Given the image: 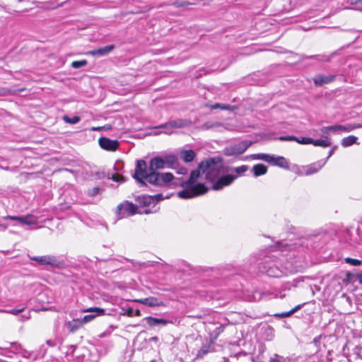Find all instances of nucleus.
Masks as SVG:
<instances>
[{
    "label": "nucleus",
    "mask_w": 362,
    "mask_h": 362,
    "mask_svg": "<svg viewBox=\"0 0 362 362\" xmlns=\"http://www.w3.org/2000/svg\"><path fill=\"white\" fill-rule=\"evenodd\" d=\"M236 178L237 175H233V174H221L213 182L212 189L214 190H221L224 187L228 186L230 184H232Z\"/></svg>",
    "instance_id": "9"
},
{
    "label": "nucleus",
    "mask_w": 362,
    "mask_h": 362,
    "mask_svg": "<svg viewBox=\"0 0 362 362\" xmlns=\"http://www.w3.org/2000/svg\"><path fill=\"white\" fill-rule=\"evenodd\" d=\"M149 173V167H147V164L144 160H136L135 167V172L133 175V177L136 180L139 187H146L147 185L144 180Z\"/></svg>",
    "instance_id": "5"
},
{
    "label": "nucleus",
    "mask_w": 362,
    "mask_h": 362,
    "mask_svg": "<svg viewBox=\"0 0 362 362\" xmlns=\"http://www.w3.org/2000/svg\"><path fill=\"white\" fill-rule=\"evenodd\" d=\"M190 124V121L182 119L171 120L167 122V126H170V128H182L184 127H187Z\"/></svg>",
    "instance_id": "15"
},
{
    "label": "nucleus",
    "mask_w": 362,
    "mask_h": 362,
    "mask_svg": "<svg viewBox=\"0 0 362 362\" xmlns=\"http://www.w3.org/2000/svg\"><path fill=\"white\" fill-rule=\"evenodd\" d=\"M143 199H144V204H147L148 203L150 202V201L151 199V197H144Z\"/></svg>",
    "instance_id": "46"
},
{
    "label": "nucleus",
    "mask_w": 362,
    "mask_h": 362,
    "mask_svg": "<svg viewBox=\"0 0 362 362\" xmlns=\"http://www.w3.org/2000/svg\"><path fill=\"white\" fill-rule=\"evenodd\" d=\"M157 170H149L148 176L144 181L153 186L164 187L174 180L171 173H160Z\"/></svg>",
    "instance_id": "4"
},
{
    "label": "nucleus",
    "mask_w": 362,
    "mask_h": 362,
    "mask_svg": "<svg viewBox=\"0 0 362 362\" xmlns=\"http://www.w3.org/2000/svg\"><path fill=\"white\" fill-rule=\"evenodd\" d=\"M345 262L348 264L353 265V266H358V265H361L362 263V262L359 259H352L350 257L346 258Z\"/></svg>",
    "instance_id": "34"
},
{
    "label": "nucleus",
    "mask_w": 362,
    "mask_h": 362,
    "mask_svg": "<svg viewBox=\"0 0 362 362\" xmlns=\"http://www.w3.org/2000/svg\"><path fill=\"white\" fill-rule=\"evenodd\" d=\"M2 95V94H1V93L0 92V95Z\"/></svg>",
    "instance_id": "58"
},
{
    "label": "nucleus",
    "mask_w": 362,
    "mask_h": 362,
    "mask_svg": "<svg viewBox=\"0 0 362 362\" xmlns=\"http://www.w3.org/2000/svg\"><path fill=\"white\" fill-rule=\"evenodd\" d=\"M23 310H24V308H20V309H13L11 311V313L14 314V315H17V314L23 312Z\"/></svg>",
    "instance_id": "42"
},
{
    "label": "nucleus",
    "mask_w": 362,
    "mask_h": 362,
    "mask_svg": "<svg viewBox=\"0 0 362 362\" xmlns=\"http://www.w3.org/2000/svg\"><path fill=\"white\" fill-rule=\"evenodd\" d=\"M329 127H330V130L332 131V132H337L339 131H343L342 125H341V124H336V125H332V126H329Z\"/></svg>",
    "instance_id": "39"
},
{
    "label": "nucleus",
    "mask_w": 362,
    "mask_h": 362,
    "mask_svg": "<svg viewBox=\"0 0 362 362\" xmlns=\"http://www.w3.org/2000/svg\"><path fill=\"white\" fill-rule=\"evenodd\" d=\"M145 320L151 327H155L158 325H166L168 323V321L165 319L156 318L153 317H146Z\"/></svg>",
    "instance_id": "17"
},
{
    "label": "nucleus",
    "mask_w": 362,
    "mask_h": 362,
    "mask_svg": "<svg viewBox=\"0 0 362 362\" xmlns=\"http://www.w3.org/2000/svg\"><path fill=\"white\" fill-rule=\"evenodd\" d=\"M185 4H188V3H185ZM183 5H184V4H177V6H183Z\"/></svg>",
    "instance_id": "55"
},
{
    "label": "nucleus",
    "mask_w": 362,
    "mask_h": 362,
    "mask_svg": "<svg viewBox=\"0 0 362 362\" xmlns=\"http://www.w3.org/2000/svg\"><path fill=\"white\" fill-rule=\"evenodd\" d=\"M334 78L335 76L333 75L324 76L322 74H319L315 76V78H313V82L315 86H321L333 81Z\"/></svg>",
    "instance_id": "14"
},
{
    "label": "nucleus",
    "mask_w": 362,
    "mask_h": 362,
    "mask_svg": "<svg viewBox=\"0 0 362 362\" xmlns=\"http://www.w3.org/2000/svg\"><path fill=\"white\" fill-rule=\"evenodd\" d=\"M101 129L100 127H93V128H92V130H93V131H96V130H99V129Z\"/></svg>",
    "instance_id": "54"
},
{
    "label": "nucleus",
    "mask_w": 362,
    "mask_h": 362,
    "mask_svg": "<svg viewBox=\"0 0 362 362\" xmlns=\"http://www.w3.org/2000/svg\"><path fill=\"white\" fill-rule=\"evenodd\" d=\"M82 323L79 320H74L73 321L66 323V327L71 332H75L81 326Z\"/></svg>",
    "instance_id": "25"
},
{
    "label": "nucleus",
    "mask_w": 362,
    "mask_h": 362,
    "mask_svg": "<svg viewBox=\"0 0 362 362\" xmlns=\"http://www.w3.org/2000/svg\"><path fill=\"white\" fill-rule=\"evenodd\" d=\"M30 259L37 262L40 265L50 266L52 268H59L62 265V262L53 255L35 256L30 257Z\"/></svg>",
    "instance_id": "8"
},
{
    "label": "nucleus",
    "mask_w": 362,
    "mask_h": 362,
    "mask_svg": "<svg viewBox=\"0 0 362 362\" xmlns=\"http://www.w3.org/2000/svg\"><path fill=\"white\" fill-rule=\"evenodd\" d=\"M296 141L300 144H311L313 139L308 137H302L299 139L297 137V140H296Z\"/></svg>",
    "instance_id": "35"
},
{
    "label": "nucleus",
    "mask_w": 362,
    "mask_h": 362,
    "mask_svg": "<svg viewBox=\"0 0 362 362\" xmlns=\"http://www.w3.org/2000/svg\"><path fill=\"white\" fill-rule=\"evenodd\" d=\"M178 165V158L174 155H167L163 157L156 156L149 162V170H158L164 168H176Z\"/></svg>",
    "instance_id": "3"
},
{
    "label": "nucleus",
    "mask_w": 362,
    "mask_h": 362,
    "mask_svg": "<svg viewBox=\"0 0 362 362\" xmlns=\"http://www.w3.org/2000/svg\"><path fill=\"white\" fill-rule=\"evenodd\" d=\"M99 192L100 188L98 187H95L92 189H88L87 194L89 197H94L97 195L99 193Z\"/></svg>",
    "instance_id": "37"
},
{
    "label": "nucleus",
    "mask_w": 362,
    "mask_h": 362,
    "mask_svg": "<svg viewBox=\"0 0 362 362\" xmlns=\"http://www.w3.org/2000/svg\"><path fill=\"white\" fill-rule=\"evenodd\" d=\"M180 156L184 161L191 162L194 158L195 154L192 150H188L182 151Z\"/></svg>",
    "instance_id": "24"
},
{
    "label": "nucleus",
    "mask_w": 362,
    "mask_h": 362,
    "mask_svg": "<svg viewBox=\"0 0 362 362\" xmlns=\"http://www.w3.org/2000/svg\"><path fill=\"white\" fill-rule=\"evenodd\" d=\"M134 315H135L136 316H141V312H140V310H135V313H134Z\"/></svg>",
    "instance_id": "48"
},
{
    "label": "nucleus",
    "mask_w": 362,
    "mask_h": 362,
    "mask_svg": "<svg viewBox=\"0 0 362 362\" xmlns=\"http://www.w3.org/2000/svg\"><path fill=\"white\" fill-rule=\"evenodd\" d=\"M19 222L25 225H34L37 222V218L33 215H27L25 216H21Z\"/></svg>",
    "instance_id": "22"
},
{
    "label": "nucleus",
    "mask_w": 362,
    "mask_h": 362,
    "mask_svg": "<svg viewBox=\"0 0 362 362\" xmlns=\"http://www.w3.org/2000/svg\"><path fill=\"white\" fill-rule=\"evenodd\" d=\"M325 139H313V142L311 144H313L315 146H322V147H328L331 145V141L327 136H324Z\"/></svg>",
    "instance_id": "21"
},
{
    "label": "nucleus",
    "mask_w": 362,
    "mask_h": 362,
    "mask_svg": "<svg viewBox=\"0 0 362 362\" xmlns=\"http://www.w3.org/2000/svg\"><path fill=\"white\" fill-rule=\"evenodd\" d=\"M320 60H324V61H329L330 60V57H326L325 59H320Z\"/></svg>",
    "instance_id": "53"
},
{
    "label": "nucleus",
    "mask_w": 362,
    "mask_h": 362,
    "mask_svg": "<svg viewBox=\"0 0 362 362\" xmlns=\"http://www.w3.org/2000/svg\"><path fill=\"white\" fill-rule=\"evenodd\" d=\"M326 163L327 160H319L309 165L305 166L303 168L305 170L303 174L305 175H310L312 174L316 173L325 165Z\"/></svg>",
    "instance_id": "12"
},
{
    "label": "nucleus",
    "mask_w": 362,
    "mask_h": 362,
    "mask_svg": "<svg viewBox=\"0 0 362 362\" xmlns=\"http://www.w3.org/2000/svg\"><path fill=\"white\" fill-rule=\"evenodd\" d=\"M175 169L177 170V173L180 175H185L187 173V169L185 167H180L179 165Z\"/></svg>",
    "instance_id": "40"
},
{
    "label": "nucleus",
    "mask_w": 362,
    "mask_h": 362,
    "mask_svg": "<svg viewBox=\"0 0 362 362\" xmlns=\"http://www.w3.org/2000/svg\"><path fill=\"white\" fill-rule=\"evenodd\" d=\"M100 146L106 151H115L117 149L119 143L117 140H111L106 137L99 139Z\"/></svg>",
    "instance_id": "11"
},
{
    "label": "nucleus",
    "mask_w": 362,
    "mask_h": 362,
    "mask_svg": "<svg viewBox=\"0 0 362 362\" xmlns=\"http://www.w3.org/2000/svg\"><path fill=\"white\" fill-rule=\"evenodd\" d=\"M357 141V137L355 136H349L347 137L344 138L341 140V145L344 147H347L349 146H351L352 144H355Z\"/></svg>",
    "instance_id": "27"
},
{
    "label": "nucleus",
    "mask_w": 362,
    "mask_h": 362,
    "mask_svg": "<svg viewBox=\"0 0 362 362\" xmlns=\"http://www.w3.org/2000/svg\"><path fill=\"white\" fill-rule=\"evenodd\" d=\"M115 48V46L113 45H107L105 47L98 48L97 49L92 50L89 52V54L95 56H104L107 54H109L110 52H112Z\"/></svg>",
    "instance_id": "16"
},
{
    "label": "nucleus",
    "mask_w": 362,
    "mask_h": 362,
    "mask_svg": "<svg viewBox=\"0 0 362 362\" xmlns=\"http://www.w3.org/2000/svg\"><path fill=\"white\" fill-rule=\"evenodd\" d=\"M156 128L165 129L167 130H169V129H172V128L170 127V126H167V122L156 127Z\"/></svg>",
    "instance_id": "43"
},
{
    "label": "nucleus",
    "mask_w": 362,
    "mask_h": 362,
    "mask_svg": "<svg viewBox=\"0 0 362 362\" xmlns=\"http://www.w3.org/2000/svg\"><path fill=\"white\" fill-rule=\"evenodd\" d=\"M358 128H362V124H346V125H342L343 132H350L352 130Z\"/></svg>",
    "instance_id": "31"
},
{
    "label": "nucleus",
    "mask_w": 362,
    "mask_h": 362,
    "mask_svg": "<svg viewBox=\"0 0 362 362\" xmlns=\"http://www.w3.org/2000/svg\"><path fill=\"white\" fill-rule=\"evenodd\" d=\"M279 140L281 141H293L297 140V137L294 136H280Z\"/></svg>",
    "instance_id": "38"
},
{
    "label": "nucleus",
    "mask_w": 362,
    "mask_h": 362,
    "mask_svg": "<svg viewBox=\"0 0 362 362\" xmlns=\"http://www.w3.org/2000/svg\"><path fill=\"white\" fill-rule=\"evenodd\" d=\"M252 144L250 141H243L240 143L226 147L223 149V153L226 156H235L243 153L247 148Z\"/></svg>",
    "instance_id": "6"
},
{
    "label": "nucleus",
    "mask_w": 362,
    "mask_h": 362,
    "mask_svg": "<svg viewBox=\"0 0 362 362\" xmlns=\"http://www.w3.org/2000/svg\"><path fill=\"white\" fill-rule=\"evenodd\" d=\"M133 310L132 308H129L127 311L128 315L131 316L132 315Z\"/></svg>",
    "instance_id": "51"
},
{
    "label": "nucleus",
    "mask_w": 362,
    "mask_h": 362,
    "mask_svg": "<svg viewBox=\"0 0 362 362\" xmlns=\"http://www.w3.org/2000/svg\"><path fill=\"white\" fill-rule=\"evenodd\" d=\"M165 134H171V132H165Z\"/></svg>",
    "instance_id": "57"
},
{
    "label": "nucleus",
    "mask_w": 362,
    "mask_h": 362,
    "mask_svg": "<svg viewBox=\"0 0 362 362\" xmlns=\"http://www.w3.org/2000/svg\"><path fill=\"white\" fill-rule=\"evenodd\" d=\"M350 3L351 4V1H357V0H349Z\"/></svg>",
    "instance_id": "56"
},
{
    "label": "nucleus",
    "mask_w": 362,
    "mask_h": 362,
    "mask_svg": "<svg viewBox=\"0 0 362 362\" xmlns=\"http://www.w3.org/2000/svg\"><path fill=\"white\" fill-rule=\"evenodd\" d=\"M337 146H334L329 152L327 158L325 160H327L328 158L333 154L334 151L336 150Z\"/></svg>",
    "instance_id": "44"
},
{
    "label": "nucleus",
    "mask_w": 362,
    "mask_h": 362,
    "mask_svg": "<svg viewBox=\"0 0 362 362\" xmlns=\"http://www.w3.org/2000/svg\"><path fill=\"white\" fill-rule=\"evenodd\" d=\"M83 313H96L97 314L96 315H85L81 320V322L82 324H86L87 322H89L90 321H92L93 320H94L96 316L98 315H105V310L103 309V308H98V307H91V308H89L88 309H86V310H83Z\"/></svg>",
    "instance_id": "10"
},
{
    "label": "nucleus",
    "mask_w": 362,
    "mask_h": 362,
    "mask_svg": "<svg viewBox=\"0 0 362 362\" xmlns=\"http://www.w3.org/2000/svg\"><path fill=\"white\" fill-rule=\"evenodd\" d=\"M134 301L149 307H158L163 304L161 300H160L156 297H148L146 298L136 299L134 300Z\"/></svg>",
    "instance_id": "13"
},
{
    "label": "nucleus",
    "mask_w": 362,
    "mask_h": 362,
    "mask_svg": "<svg viewBox=\"0 0 362 362\" xmlns=\"http://www.w3.org/2000/svg\"><path fill=\"white\" fill-rule=\"evenodd\" d=\"M202 174V170L199 169V166L197 170H193L189 180L186 182L180 183L175 182L176 185H181L182 186L186 185L187 188L179 192L178 196L182 199H190L201 194H205L208 191V188L205 187L204 184L199 183L193 185V184L197 180Z\"/></svg>",
    "instance_id": "1"
},
{
    "label": "nucleus",
    "mask_w": 362,
    "mask_h": 362,
    "mask_svg": "<svg viewBox=\"0 0 362 362\" xmlns=\"http://www.w3.org/2000/svg\"><path fill=\"white\" fill-rule=\"evenodd\" d=\"M62 119L66 122L69 124H77L81 120V118L78 116H74L73 117H69L67 115H64L62 117Z\"/></svg>",
    "instance_id": "30"
},
{
    "label": "nucleus",
    "mask_w": 362,
    "mask_h": 362,
    "mask_svg": "<svg viewBox=\"0 0 362 362\" xmlns=\"http://www.w3.org/2000/svg\"><path fill=\"white\" fill-rule=\"evenodd\" d=\"M269 163L282 168L286 167L287 165V161L286 158L281 156L275 157L274 156H273V160Z\"/></svg>",
    "instance_id": "26"
},
{
    "label": "nucleus",
    "mask_w": 362,
    "mask_h": 362,
    "mask_svg": "<svg viewBox=\"0 0 362 362\" xmlns=\"http://www.w3.org/2000/svg\"><path fill=\"white\" fill-rule=\"evenodd\" d=\"M358 278L360 279L361 282L362 283V271L358 273Z\"/></svg>",
    "instance_id": "50"
},
{
    "label": "nucleus",
    "mask_w": 362,
    "mask_h": 362,
    "mask_svg": "<svg viewBox=\"0 0 362 362\" xmlns=\"http://www.w3.org/2000/svg\"><path fill=\"white\" fill-rule=\"evenodd\" d=\"M20 218H21V216H8L6 217V218H8V219L13 220V221H19Z\"/></svg>",
    "instance_id": "45"
},
{
    "label": "nucleus",
    "mask_w": 362,
    "mask_h": 362,
    "mask_svg": "<svg viewBox=\"0 0 362 362\" xmlns=\"http://www.w3.org/2000/svg\"><path fill=\"white\" fill-rule=\"evenodd\" d=\"M221 126L222 123L221 122L209 121L200 126L199 129L202 130H209L211 129H216Z\"/></svg>",
    "instance_id": "23"
},
{
    "label": "nucleus",
    "mask_w": 362,
    "mask_h": 362,
    "mask_svg": "<svg viewBox=\"0 0 362 362\" xmlns=\"http://www.w3.org/2000/svg\"><path fill=\"white\" fill-rule=\"evenodd\" d=\"M251 157L254 159L263 160L266 162H271L273 160V156H270L264 153L253 154Z\"/></svg>",
    "instance_id": "28"
},
{
    "label": "nucleus",
    "mask_w": 362,
    "mask_h": 362,
    "mask_svg": "<svg viewBox=\"0 0 362 362\" xmlns=\"http://www.w3.org/2000/svg\"><path fill=\"white\" fill-rule=\"evenodd\" d=\"M320 132L325 136H328V134L332 132V131L330 130V127L329 126L322 127L320 129Z\"/></svg>",
    "instance_id": "41"
},
{
    "label": "nucleus",
    "mask_w": 362,
    "mask_h": 362,
    "mask_svg": "<svg viewBox=\"0 0 362 362\" xmlns=\"http://www.w3.org/2000/svg\"><path fill=\"white\" fill-rule=\"evenodd\" d=\"M301 306H302L301 305H298L288 312H284V313H281L275 314L274 316L277 317H281V318L290 317L293 313H295L297 310H298L301 308Z\"/></svg>",
    "instance_id": "29"
},
{
    "label": "nucleus",
    "mask_w": 362,
    "mask_h": 362,
    "mask_svg": "<svg viewBox=\"0 0 362 362\" xmlns=\"http://www.w3.org/2000/svg\"><path fill=\"white\" fill-rule=\"evenodd\" d=\"M252 171L254 175L258 177L266 174L267 168L263 164H257L253 166Z\"/></svg>",
    "instance_id": "20"
},
{
    "label": "nucleus",
    "mask_w": 362,
    "mask_h": 362,
    "mask_svg": "<svg viewBox=\"0 0 362 362\" xmlns=\"http://www.w3.org/2000/svg\"><path fill=\"white\" fill-rule=\"evenodd\" d=\"M211 110L216 109H221L224 110H231V106L230 105L221 104V103H216L210 106Z\"/></svg>",
    "instance_id": "32"
},
{
    "label": "nucleus",
    "mask_w": 362,
    "mask_h": 362,
    "mask_svg": "<svg viewBox=\"0 0 362 362\" xmlns=\"http://www.w3.org/2000/svg\"><path fill=\"white\" fill-rule=\"evenodd\" d=\"M87 64H88V62L86 59H83L81 61H74L71 63V66L74 69H79L82 66H86Z\"/></svg>",
    "instance_id": "33"
},
{
    "label": "nucleus",
    "mask_w": 362,
    "mask_h": 362,
    "mask_svg": "<svg viewBox=\"0 0 362 362\" xmlns=\"http://www.w3.org/2000/svg\"><path fill=\"white\" fill-rule=\"evenodd\" d=\"M362 4V0H357V1H351V4Z\"/></svg>",
    "instance_id": "47"
},
{
    "label": "nucleus",
    "mask_w": 362,
    "mask_h": 362,
    "mask_svg": "<svg viewBox=\"0 0 362 362\" xmlns=\"http://www.w3.org/2000/svg\"><path fill=\"white\" fill-rule=\"evenodd\" d=\"M199 169L202 170V174L204 175L205 178L212 182L226 172L221 162L214 158L202 161L199 164Z\"/></svg>",
    "instance_id": "2"
},
{
    "label": "nucleus",
    "mask_w": 362,
    "mask_h": 362,
    "mask_svg": "<svg viewBox=\"0 0 362 362\" xmlns=\"http://www.w3.org/2000/svg\"><path fill=\"white\" fill-rule=\"evenodd\" d=\"M112 180L119 182H125V178L122 175L117 173L112 175Z\"/></svg>",
    "instance_id": "36"
},
{
    "label": "nucleus",
    "mask_w": 362,
    "mask_h": 362,
    "mask_svg": "<svg viewBox=\"0 0 362 362\" xmlns=\"http://www.w3.org/2000/svg\"><path fill=\"white\" fill-rule=\"evenodd\" d=\"M0 228H2L3 230H6V226H5L4 224H0Z\"/></svg>",
    "instance_id": "52"
},
{
    "label": "nucleus",
    "mask_w": 362,
    "mask_h": 362,
    "mask_svg": "<svg viewBox=\"0 0 362 362\" xmlns=\"http://www.w3.org/2000/svg\"><path fill=\"white\" fill-rule=\"evenodd\" d=\"M248 170L247 165H241L236 168H230L226 170V173H230L233 175H241Z\"/></svg>",
    "instance_id": "18"
},
{
    "label": "nucleus",
    "mask_w": 362,
    "mask_h": 362,
    "mask_svg": "<svg viewBox=\"0 0 362 362\" xmlns=\"http://www.w3.org/2000/svg\"><path fill=\"white\" fill-rule=\"evenodd\" d=\"M213 349H214L212 342L205 344L198 351L197 356L198 358H202L204 356L211 352Z\"/></svg>",
    "instance_id": "19"
},
{
    "label": "nucleus",
    "mask_w": 362,
    "mask_h": 362,
    "mask_svg": "<svg viewBox=\"0 0 362 362\" xmlns=\"http://www.w3.org/2000/svg\"><path fill=\"white\" fill-rule=\"evenodd\" d=\"M157 199V200H161L163 198H162V194H157L155 196Z\"/></svg>",
    "instance_id": "49"
},
{
    "label": "nucleus",
    "mask_w": 362,
    "mask_h": 362,
    "mask_svg": "<svg viewBox=\"0 0 362 362\" xmlns=\"http://www.w3.org/2000/svg\"><path fill=\"white\" fill-rule=\"evenodd\" d=\"M137 213L141 214V212L137 211L136 205L129 202H124L117 206V214L119 218L133 216Z\"/></svg>",
    "instance_id": "7"
}]
</instances>
